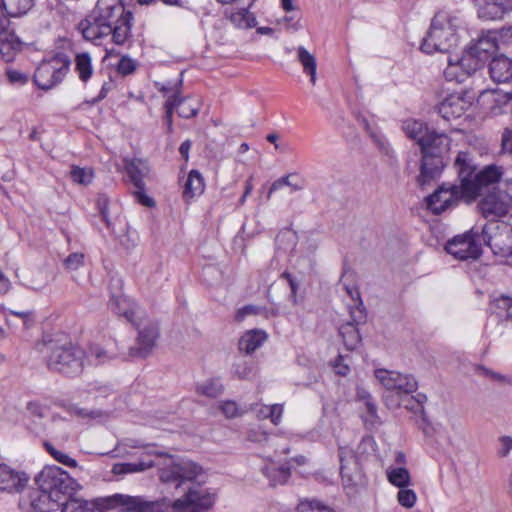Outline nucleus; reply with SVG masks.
<instances>
[{"instance_id": "423d86ee", "label": "nucleus", "mask_w": 512, "mask_h": 512, "mask_svg": "<svg viewBox=\"0 0 512 512\" xmlns=\"http://www.w3.org/2000/svg\"><path fill=\"white\" fill-rule=\"evenodd\" d=\"M36 483L59 507L70 494L81 489V485L74 478L55 465L45 466L36 477Z\"/></svg>"}, {"instance_id": "ea45409f", "label": "nucleus", "mask_w": 512, "mask_h": 512, "mask_svg": "<svg viewBox=\"0 0 512 512\" xmlns=\"http://www.w3.org/2000/svg\"><path fill=\"white\" fill-rule=\"evenodd\" d=\"M339 334L348 350L355 349L360 343V334L357 326L353 322H347L341 325L339 327Z\"/></svg>"}, {"instance_id": "680f3d73", "label": "nucleus", "mask_w": 512, "mask_h": 512, "mask_svg": "<svg viewBox=\"0 0 512 512\" xmlns=\"http://www.w3.org/2000/svg\"><path fill=\"white\" fill-rule=\"evenodd\" d=\"M283 278H285L288 283H289V286H290V290H291V301L294 305H298L300 303V299L299 297L297 296V290H298V287H299V284L297 282V280L289 273H284L282 275Z\"/></svg>"}, {"instance_id": "2eb2a0df", "label": "nucleus", "mask_w": 512, "mask_h": 512, "mask_svg": "<svg viewBox=\"0 0 512 512\" xmlns=\"http://www.w3.org/2000/svg\"><path fill=\"white\" fill-rule=\"evenodd\" d=\"M306 463L307 459L304 456H297L281 465H277L270 457H266L261 471L271 486L284 485L290 478L291 469L295 465L301 466Z\"/></svg>"}, {"instance_id": "8fccbe9b", "label": "nucleus", "mask_w": 512, "mask_h": 512, "mask_svg": "<svg viewBox=\"0 0 512 512\" xmlns=\"http://www.w3.org/2000/svg\"><path fill=\"white\" fill-rule=\"evenodd\" d=\"M297 512H335L332 508L317 500H302L297 506Z\"/></svg>"}, {"instance_id": "0e129e2a", "label": "nucleus", "mask_w": 512, "mask_h": 512, "mask_svg": "<svg viewBox=\"0 0 512 512\" xmlns=\"http://www.w3.org/2000/svg\"><path fill=\"white\" fill-rule=\"evenodd\" d=\"M26 408L31 416L39 417V418H43L45 416V413H46L45 407L37 401L28 402Z\"/></svg>"}, {"instance_id": "a18cd8bd", "label": "nucleus", "mask_w": 512, "mask_h": 512, "mask_svg": "<svg viewBox=\"0 0 512 512\" xmlns=\"http://www.w3.org/2000/svg\"><path fill=\"white\" fill-rule=\"evenodd\" d=\"M167 508L165 500H149L141 496L137 512H164Z\"/></svg>"}, {"instance_id": "603ef678", "label": "nucleus", "mask_w": 512, "mask_h": 512, "mask_svg": "<svg viewBox=\"0 0 512 512\" xmlns=\"http://www.w3.org/2000/svg\"><path fill=\"white\" fill-rule=\"evenodd\" d=\"M290 177L291 175H286V176H283L277 180H275L270 189H269V192H268V198L271 197V195L278 191L279 189H281L282 187L284 186H288L291 188L292 191H299L303 188V185L302 184H299V183H293L290 181Z\"/></svg>"}, {"instance_id": "dca6fc26", "label": "nucleus", "mask_w": 512, "mask_h": 512, "mask_svg": "<svg viewBox=\"0 0 512 512\" xmlns=\"http://www.w3.org/2000/svg\"><path fill=\"white\" fill-rule=\"evenodd\" d=\"M375 377L387 389L398 394H410L417 390L418 383L412 375L396 371L377 369Z\"/></svg>"}, {"instance_id": "5701e85b", "label": "nucleus", "mask_w": 512, "mask_h": 512, "mask_svg": "<svg viewBox=\"0 0 512 512\" xmlns=\"http://www.w3.org/2000/svg\"><path fill=\"white\" fill-rule=\"evenodd\" d=\"M109 308L115 314L125 317L130 323L135 322L139 313L144 312L132 299L122 293L111 296Z\"/></svg>"}, {"instance_id": "9d476101", "label": "nucleus", "mask_w": 512, "mask_h": 512, "mask_svg": "<svg viewBox=\"0 0 512 512\" xmlns=\"http://www.w3.org/2000/svg\"><path fill=\"white\" fill-rule=\"evenodd\" d=\"M494 254L509 255L512 262V228L506 223L489 222L479 236Z\"/></svg>"}, {"instance_id": "a19ab883", "label": "nucleus", "mask_w": 512, "mask_h": 512, "mask_svg": "<svg viewBox=\"0 0 512 512\" xmlns=\"http://www.w3.org/2000/svg\"><path fill=\"white\" fill-rule=\"evenodd\" d=\"M154 465L152 460L139 461L135 463H117L113 466L112 472L115 475H125L131 473L142 472Z\"/></svg>"}, {"instance_id": "5fc2aeb1", "label": "nucleus", "mask_w": 512, "mask_h": 512, "mask_svg": "<svg viewBox=\"0 0 512 512\" xmlns=\"http://www.w3.org/2000/svg\"><path fill=\"white\" fill-rule=\"evenodd\" d=\"M275 241L279 249H291L295 245V234L290 230L283 231L277 235Z\"/></svg>"}, {"instance_id": "f8f14e48", "label": "nucleus", "mask_w": 512, "mask_h": 512, "mask_svg": "<svg viewBox=\"0 0 512 512\" xmlns=\"http://www.w3.org/2000/svg\"><path fill=\"white\" fill-rule=\"evenodd\" d=\"M479 236L478 231L471 229L449 240L445 250L459 260L477 259L481 254V238Z\"/></svg>"}, {"instance_id": "6ab92c4d", "label": "nucleus", "mask_w": 512, "mask_h": 512, "mask_svg": "<svg viewBox=\"0 0 512 512\" xmlns=\"http://www.w3.org/2000/svg\"><path fill=\"white\" fill-rule=\"evenodd\" d=\"M28 482L29 476L25 472L0 464V491L11 494L20 493Z\"/></svg>"}, {"instance_id": "58836bf2", "label": "nucleus", "mask_w": 512, "mask_h": 512, "mask_svg": "<svg viewBox=\"0 0 512 512\" xmlns=\"http://www.w3.org/2000/svg\"><path fill=\"white\" fill-rule=\"evenodd\" d=\"M388 482L398 488L409 487L411 485V475L405 467L390 466L386 469Z\"/></svg>"}, {"instance_id": "1a4fd4ad", "label": "nucleus", "mask_w": 512, "mask_h": 512, "mask_svg": "<svg viewBox=\"0 0 512 512\" xmlns=\"http://www.w3.org/2000/svg\"><path fill=\"white\" fill-rule=\"evenodd\" d=\"M482 68L466 47L460 53L450 54L443 70L444 78L449 82L463 83L477 70Z\"/></svg>"}, {"instance_id": "c85d7f7f", "label": "nucleus", "mask_w": 512, "mask_h": 512, "mask_svg": "<svg viewBox=\"0 0 512 512\" xmlns=\"http://www.w3.org/2000/svg\"><path fill=\"white\" fill-rule=\"evenodd\" d=\"M267 333L262 329H251L246 331L239 340L240 351L246 354L253 353L267 340Z\"/></svg>"}, {"instance_id": "7c9ffc66", "label": "nucleus", "mask_w": 512, "mask_h": 512, "mask_svg": "<svg viewBox=\"0 0 512 512\" xmlns=\"http://www.w3.org/2000/svg\"><path fill=\"white\" fill-rule=\"evenodd\" d=\"M402 129L407 137L417 142L420 148L432 131L425 123L415 119H407L403 121Z\"/></svg>"}, {"instance_id": "09e8293b", "label": "nucleus", "mask_w": 512, "mask_h": 512, "mask_svg": "<svg viewBox=\"0 0 512 512\" xmlns=\"http://www.w3.org/2000/svg\"><path fill=\"white\" fill-rule=\"evenodd\" d=\"M397 501L400 506L406 509H410L414 507L417 502L416 492L409 487L399 488L397 493Z\"/></svg>"}, {"instance_id": "c03bdc74", "label": "nucleus", "mask_w": 512, "mask_h": 512, "mask_svg": "<svg viewBox=\"0 0 512 512\" xmlns=\"http://www.w3.org/2000/svg\"><path fill=\"white\" fill-rule=\"evenodd\" d=\"M141 496H130L124 494H116L113 500L116 505L120 506L125 512H137Z\"/></svg>"}, {"instance_id": "4c0bfd02", "label": "nucleus", "mask_w": 512, "mask_h": 512, "mask_svg": "<svg viewBox=\"0 0 512 512\" xmlns=\"http://www.w3.org/2000/svg\"><path fill=\"white\" fill-rule=\"evenodd\" d=\"M297 59L302 65L303 72L310 76L312 85L316 83V58L303 46L297 48Z\"/></svg>"}, {"instance_id": "a211bd4d", "label": "nucleus", "mask_w": 512, "mask_h": 512, "mask_svg": "<svg viewBox=\"0 0 512 512\" xmlns=\"http://www.w3.org/2000/svg\"><path fill=\"white\" fill-rule=\"evenodd\" d=\"M481 67L485 62L500 49L497 38L492 30H489L475 41L466 46Z\"/></svg>"}, {"instance_id": "20e7f679", "label": "nucleus", "mask_w": 512, "mask_h": 512, "mask_svg": "<svg viewBox=\"0 0 512 512\" xmlns=\"http://www.w3.org/2000/svg\"><path fill=\"white\" fill-rule=\"evenodd\" d=\"M463 136L460 130L453 129L449 134L432 130L420 148L422 153L420 181L422 184L434 179L442 172L445 166V156L458 140Z\"/></svg>"}, {"instance_id": "7ed1b4c3", "label": "nucleus", "mask_w": 512, "mask_h": 512, "mask_svg": "<svg viewBox=\"0 0 512 512\" xmlns=\"http://www.w3.org/2000/svg\"><path fill=\"white\" fill-rule=\"evenodd\" d=\"M43 353L49 369L68 375L78 374L85 365H98L108 358L99 346H91L86 354L81 348L65 341H49L44 344Z\"/></svg>"}, {"instance_id": "338daca9", "label": "nucleus", "mask_w": 512, "mask_h": 512, "mask_svg": "<svg viewBox=\"0 0 512 512\" xmlns=\"http://www.w3.org/2000/svg\"><path fill=\"white\" fill-rule=\"evenodd\" d=\"M135 197L139 203L146 207H153L155 205L154 200L145 193L144 187L136 188Z\"/></svg>"}, {"instance_id": "bb28decb", "label": "nucleus", "mask_w": 512, "mask_h": 512, "mask_svg": "<svg viewBox=\"0 0 512 512\" xmlns=\"http://www.w3.org/2000/svg\"><path fill=\"white\" fill-rule=\"evenodd\" d=\"M22 43L14 31L0 23V54L3 59L9 62L13 59L14 53L21 49Z\"/></svg>"}, {"instance_id": "72a5a7b5", "label": "nucleus", "mask_w": 512, "mask_h": 512, "mask_svg": "<svg viewBox=\"0 0 512 512\" xmlns=\"http://www.w3.org/2000/svg\"><path fill=\"white\" fill-rule=\"evenodd\" d=\"M34 5V0H2L0 14L2 17H20L25 15Z\"/></svg>"}, {"instance_id": "f3484780", "label": "nucleus", "mask_w": 512, "mask_h": 512, "mask_svg": "<svg viewBox=\"0 0 512 512\" xmlns=\"http://www.w3.org/2000/svg\"><path fill=\"white\" fill-rule=\"evenodd\" d=\"M473 5L483 21H501L512 12V0H473Z\"/></svg>"}, {"instance_id": "9b49d317", "label": "nucleus", "mask_w": 512, "mask_h": 512, "mask_svg": "<svg viewBox=\"0 0 512 512\" xmlns=\"http://www.w3.org/2000/svg\"><path fill=\"white\" fill-rule=\"evenodd\" d=\"M138 331L136 345L131 348L132 356L146 357L156 345L159 336L158 325L150 319L145 311L139 313V317L132 322Z\"/></svg>"}, {"instance_id": "f704fd0d", "label": "nucleus", "mask_w": 512, "mask_h": 512, "mask_svg": "<svg viewBox=\"0 0 512 512\" xmlns=\"http://www.w3.org/2000/svg\"><path fill=\"white\" fill-rule=\"evenodd\" d=\"M162 91L166 94L168 89L162 88ZM175 93L177 95L176 98V108L178 109V115L182 118H191L197 115L200 110V101L196 98H180L179 93L177 91H170L169 94Z\"/></svg>"}, {"instance_id": "2f4dec72", "label": "nucleus", "mask_w": 512, "mask_h": 512, "mask_svg": "<svg viewBox=\"0 0 512 512\" xmlns=\"http://www.w3.org/2000/svg\"><path fill=\"white\" fill-rule=\"evenodd\" d=\"M74 72L82 83H87L94 75V66L88 52L76 53L74 57Z\"/></svg>"}, {"instance_id": "ddd939ff", "label": "nucleus", "mask_w": 512, "mask_h": 512, "mask_svg": "<svg viewBox=\"0 0 512 512\" xmlns=\"http://www.w3.org/2000/svg\"><path fill=\"white\" fill-rule=\"evenodd\" d=\"M473 103L474 97L468 92L452 93L437 105V112L447 121L459 119L467 114Z\"/></svg>"}, {"instance_id": "cd10ccee", "label": "nucleus", "mask_w": 512, "mask_h": 512, "mask_svg": "<svg viewBox=\"0 0 512 512\" xmlns=\"http://www.w3.org/2000/svg\"><path fill=\"white\" fill-rule=\"evenodd\" d=\"M59 508H61V512H102L95 501L79 498L75 494H70Z\"/></svg>"}, {"instance_id": "e433bc0d", "label": "nucleus", "mask_w": 512, "mask_h": 512, "mask_svg": "<svg viewBox=\"0 0 512 512\" xmlns=\"http://www.w3.org/2000/svg\"><path fill=\"white\" fill-rule=\"evenodd\" d=\"M203 177L197 170H191L184 185L183 197L190 201L204 192Z\"/></svg>"}, {"instance_id": "c756f323", "label": "nucleus", "mask_w": 512, "mask_h": 512, "mask_svg": "<svg viewBox=\"0 0 512 512\" xmlns=\"http://www.w3.org/2000/svg\"><path fill=\"white\" fill-rule=\"evenodd\" d=\"M125 168L135 188L145 187L143 179L149 172L148 165L145 161L136 158L126 159Z\"/></svg>"}, {"instance_id": "49530a36", "label": "nucleus", "mask_w": 512, "mask_h": 512, "mask_svg": "<svg viewBox=\"0 0 512 512\" xmlns=\"http://www.w3.org/2000/svg\"><path fill=\"white\" fill-rule=\"evenodd\" d=\"M70 176L73 182L81 185H88L94 178V172L91 168L72 166Z\"/></svg>"}, {"instance_id": "3c124183", "label": "nucleus", "mask_w": 512, "mask_h": 512, "mask_svg": "<svg viewBox=\"0 0 512 512\" xmlns=\"http://www.w3.org/2000/svg\"><path fill=\"white\" fill-rule=\"evenodd\" d=\"M247 437L252 442L265 443L268 446H276L279 439L277 436L268 435L260 429H251Z\"/></svg>"}, {"instance_id": "412c9836", "label": "nucleus", "mask_w": 512, "mask_h": 512, "mask_svg": "<svg viewBox=\"0 0 512 512\" xmlns=\"http://www.w3.org/2000/svg\"><path fill=\"white\" fill-rule=\"evenodd\" d=\"M128 14L131 12L125 9L121 0H98L94 9V16L111 26Z\"/></svg>"}, {"instance_id": "774afa93", "label": "nucleus", "mask_w": 512, "mask_h": 512, "mask_svg": "<svg viewBox=\"0 0 512 512\" xmlns=\"http://www.w3.org/2000/svg\"><path fill=\"white\" fill-rule=\"evenodd\" d=\"M500 449L498 451L501 457H505L512 450V438L510 436H502L499 439Z\"/></svg>"}, {"instance_id": "69168bd1", "label": "nucleus", "mask_w": 512, "mask_h": 512, "mask_svg": "<svg viewBox=\"0 0 512 512\" xmlns=\"http://www.w3.org/2000/svg\"><path fill=\"white\" fill-rule=\"evenodd\" d=\"M502 150L512 154V128H506L502 135Z\"/></svg>"}, {"instance_id": "6e6552de", "label": "nucleus", "mask_w": 512, "mask_h": 512, "mask_svg": "<svg viewBox=\"0 0 512 512\" xmlns=\"http://www.w3.org/2000/svg\"><path fill=\"white\" fill-rule=\"evenodd\" d=\"M69 66L70 62L64 55H57L43 61L35 71L34 82L40 89H51L63 80Z\"/></svg>"}, {"instance_id": "864d4df0", "label": "nucleus", "mask_w": 512, "mask_h": 512, "mask_svg": "<svg viewBox=\"0 0 512 512\" xmlns=\"http://www.w3.org/2000/svg\"><path fill=\"white\" fill-rule=\"evenodd\" d=\"M166 102L164 105L165 108V120L167 124L168 131H172V118L174 110L176 109V98L177 95L175 93L169 94V91L166 92Z\"/></svg>"}, {"instance_id": "e2e57ef3", "label": "nucleus", "mask_w": 512, "mask_h": 512, "mask_svg": "<svg viewBox=\"0 0 512 512\" xmlns=\"http://www.w3.org/2000/svg\"><path fill=\"white\" fill-rule=\"evenodd\" d=\"M284 412V406L283 404H273L270 405V412H269V420L274 425H279L282 420V415Z\"/></svg>"}, {"instance_id": "f257e3e1", "label": "nucleus", "mask_w": 512, "mask_h": 512, "mask_svg": "<svg viewBox=\"0 0 512 512\" xmlns=\"http://www.w3.org/2000/svg\"><path fill=\"white\" fill-rule=\"evenodd\" d=\"M453 168L458 183H444L426 199L428 209L434 214L454 208L460 202L472 203L484 188L498 183L504 174L503 168L495 164L478 170L474 156L469 151L458 152Z\"/></svg>"}, {"instance_id": "39448f33", "label": "nucleus", "mask_w": 512, "mask_h": 512, "mask_svg": "<svg viewBox=\"0 0 512 512\" xmlns=\"http://www.w3.org/2000/svg\"><path fill=\"white\" fill-rule=\"evenodd\" d=\"M460 18L448 11H439L432 18L427 35L422 41L421 50L426 54L449 52L459 41Z\"/></svg>"}, {"instance_id": "473e14b6", "label": "nucleus", "mask_w": 512, "mask_h": 512, "mask_svg": "<svg viewBox=\"0 0 512 512\" xmlns=\"http://www.w3.org/2000/svg\"><path fill=\"white\" fill-rule=\"evenodd\" d=\"M132 19L133 15L131 13L113 23L110 35H112V40L115 44L123 45L129 40L131 37Z\"/></svg>"}, {"instance_id": "bf43d9fd", "label": "nucleus", "mask_w": 512, "mask_h": 512, "mask_svg": "<svg viewBox=\"0 0 512 512\" xmlns=\"http://www.w3.org/2000/svg\"><path fill=\"white\" fill-rule=\"evenodd\" d=\"M358 397L364 402L368 413L374 417L376 415V405L372 402L370 394L363 388H358Z\"/></svg>"}, {"instance_id": "aec40b11", "label": "nucleus", "mask_w": 512, "mask_h": 512, "mask_svg": "<svg viewBox=\"0 0 512 512\" xmlns=\"http://www.w3.org/2000/svg\"><path fill=\"white\" fill-rule=\"evenodd\" d=\"M20 507L25 512H51L59 506L50 498L48 493L38 490H31L20 500Z\"/></svg>"}, {"instance_id": "b1692460", "label": "nucleus", "mask_w": 512, "mask_h": 512, "mask_svg": "<svg viewBox=\"0 0 512 512\" xmlns=\"http://www.w3.org/2000/svg\"><path fill=\"white\" fill-rule=\"evenodd\" d=\"M78 29L86 40L94 44H100L104 37H108L111 34L112 26L94 16L93 21L87 19L81 21Z\"/></svg>"}, {"instance_id": "0eeeda50", "label": "nucleus", "mask_w": 512, "mask_h": 512, "mask_svg": "<svg viewBox=\"0 0 512 512\" xmlns=\"http://www.w3.org/2000/svg\"><path fill=\"white\" fill-rule=\"evenodd\" d=\"M483 217L498 222L512 207V180H505L497 189L486 194L478 204Z\"/></svg>"}, {"instance_id": "4be33fe9", "label": "nucleus", "mask_w": 512, "mask_h": 512, "mask_svg": "<svg viewBox=\"0 0 512 512\" xmlns=\"http://www.w3.org/2000/svg\"><path fill=\"white\" fill-rule=\"evenodd\" d=\"M481 100L488 105L491 114L499 115L512 109V93L504 90L484 91Z\"/></svg>"}, {"instance_id": "a878e982", "label": "nucleus", "mask_w": 512, "mask_h": 512, "mask_svg": "<svg viewBox=\"0 0 512 512\" xmlns=\"http://www.w3.org/2000/svg\"><path fill=\"white\" fill-rule=\"evenodd\" d=\"M489 72L493 81L506 83L512 81V57L504 54L492 58Z\"/></svg>"}, {"instance_id": "6e6d98bb", "label": "nucleus", "mask_w": 512, "mask_h": 512, "mask_svg": "<svg viewBox=\"0 0 512 512\" xmlns=\"http://www.w3.org/2000/svg\"><path fill=\"white\" fill-rule=\"evenodd\" d=\"M497 38L499 46H508L512 44V23L505 25L498 30H492Z\"/></svg>"}, {"instance_id": "c9c22d12", "label": "nucleus", "mask_w": 512, "mask_h": 512, "mask_svg": "<svg viewBox=\"0 0 512 512\" xmlns=\"http://www.w3.org/2000/svg\"><path fill=\"white\" fill-rule=\"evenodd\" d=\"M44 432L50 437L67 440L70 433V424L66 419L58 415H53L50 421L45 425Z\"/></svg>"}, {"instance_id": "052dcab7", "label": "nucleus", "mask_w": 512, "mask_h": 512, "mask_svg": "<svg viewBox=\"0 0 512 512\" xmlns=\"http://www.w3.org/2000/svg\"><path fill=\"white\" fill-rule=\"evenodd\" d=\"M84 263V255L82 253H72L65 260V266L69 270H77Z\"/></svg>"}, {"instance_id": "79ce46f5", "label": "nucleus", "mask_w": 512, "mask_h": 512, "mask_svg": "<svg viewBox=\"0 0 512 512\" xmlns=\"http://www.w3.org/2000/svg\"><path fill=\"white\" fill-rule=\"evenodd\" d=\"M492 309L499 317L512 321V297L502 295L495 298Z\"/></svg>"}, {"instance_id": "393cba45", "label": "nucleus", "mask_w": 512, "mask_h": 512, "mask_svg": "<svg viewBox=\"0 0 512 512\" xmlns=\"http://www.w3.org/2000/svg\"><path fill=\"white\" fill-rule=\"evenodd\" d=\"M236 8L230 12H226L225 15L231 22V24L242 30H247L256 27L257 19L251 12L253 5H235Z\"/></svg>"}, {"instance_id": "f03ea898", "label": "nucleus", "mask_w": 512, "mask_h": 512, "mask_svg": "<svg viewBox=\"0 0 512 512\" xmlns=\"http://www.w3.org/2000/svg\"><path fill=\"white\" fill-rule=\"evenodd\" d=\"M205 477L202 467L191 460L172 456L165 458L159 468L162 482L175 483L177 486L185 482L193 483L182 497L171 503V512H204L213 506L215 493L201 485Z\"/></svg>"}, {"instance_id": "4468645a", "label": "nucleus", "mask_w": 512, "mask_h": 512, "mask_svg": "<svg viewBox=\"0 0 512 512\" xmlns=\"http://www.w3.org/2000/svg\"><path fill=\"white\" fill-rule=\"evenodd\" d=\"M340 473L345 488H352L364 483V474L358 458L347 447H339Z\"/></svg>"}, {"instance_id": "4d7b16f0", "label": "nucleus", "mask_w": 512, "mask_h": 512, "mask_svg": "<svg viewBox=\"0 0 512 512\" xmlns=\"http://www.w3.org/2000/svg\"><path fill=\"white\" fill-rule=\"evenodd\" d=\"M6 76L13 85L23 86L28 82V75L16 69H7Z\"/></svg>"}, {"instance_id": "de8ad7c7", "label": "nucleus", "mask_w": 512, "mask_h": 512, "mask_svg": "<svg viewBox=\"0 0 512 512\" xmlns=\"http://www.w3.org/2000/svg\"><path fill=\"white\" fill-rule=\"evenodd\" d=\"M47 452L59 463L67 466V467H71V468H76L78 467V463L77 461L70 457L68 454L62 452V451H59L57 450L53 445H51L50 443H45L44 444Z\"/></svg>"}, {"instance_id": "37998d69", "label": "nucleus", "mask_w": 512, "mask_h": 512, "mask_svg": "<svg viewBox=\"0 0 512 512\" xmlns=\"http://www.w3.org/2000/svg\"><path fill=\"white\" fill-rule=\"evenodd\" d=\"M197 393L215 398L223 392V385L219 379H209L202 383H199L196 387Z\"/></svg>"}, {"instance_id": "13d9d810", "label": "nucleus", "mask_w": 512, "mask_h": 512, "mask_svg": "<svg viewBox=\"0 0 512 512\" xmlns=\"http://www.w3.org/2000/svg\"><path fill=\"white\" fill-rule=\"evenodd\" d=\"M136 69V62L128 57V56H123L119 63H118V66H117V70L120 74L122 75H129L131 73H133Z\"/></svg>"}]
</instances>
